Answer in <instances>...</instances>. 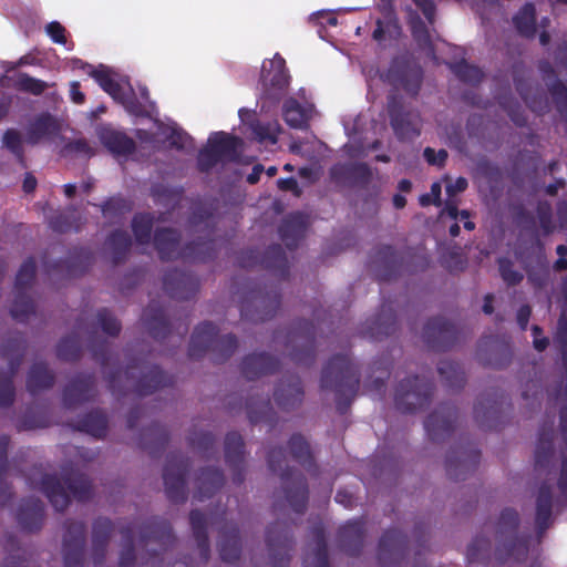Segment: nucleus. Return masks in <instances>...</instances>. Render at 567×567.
<instances>
[{"label":"nucleus","instance_id":"obj_1","mask_svg":"<svg viewBox=\"0 0 567 567\" xmlns=\"http://www.w3.org/2000/svg\"><path fill=\"white\" fill-rule=\"evenodd\" d=\"M89 74L99 83V85L109 93L114 100L118 101L132 114H141L145 104L136 102L131 85L117 74L105 66L93 69L87 66Z\"/></svg>","mask_w":567,"mask_h":567},{"label":"nucleus","instance_id":"obj_2","mask_svg":"<svg viewBox=\"0 0 567 567\" xmlns=\"http://www.w3.org/2000/svg\"><path fill=\"white\" fill-rule=\"evenodd\" d=\"M241 142L225 133H215L209 140L207 147L200 153L199 163L203 167H208L214 162L231 159L237 155Z\"/></svg>","mask_w":567,"mask_h":567},{"label":"nucleus","instance_id":"obj_3","mask_svg":"<svg viewBox=\"0 0 567 567\" xmlns=\"http://www.w3.org/2000/svg\"><path fill=\"white\" fill-rule=\"evenodd\" d=\"M261 79L270 94H272L271 90H284L289 82L284 59L279 55H275L271 60L265 61L261 68Z\"/></svg>","mask_w":567,"mask_h":567},{"label":"nucleus","instance_id":"obj_4","mask_svg":"<svg viewBox=\"0 0 567 567\" xmlns=\"http://www.w3.org/2000/svg\"><path fill=\"white\" fill-rule=\"evenodd\" d=\"M313 105L306 99L298 101L295 97H290L285 102L284 105V118L286 123L289 126L296 128L306 126L308 121L313 115Z\"/></svg>","mask_w":567,"mask_h":567},{"label":"nucleus","instance_id":"obj_5","mask_svg":"<svg viewBox=\"0 0 567 567\" xmlns=\"http://www.w3.org/2000/svg\"><path fill=\"white\" fill-rule=\"evenodd\" d=\"M55 131V123L51 117H44L38 121L29 132L25 141L29 143H38L43 137L51 135Z\"/></svg>","mask_w":567,"mask_h":567},{"label":"nucleus","instance_id":"obj_6","mask_svg":"<svg viewBox=\"0 0 567 567\" xmlns=\"http://www.w3.org/2000/svg\"><path fill=\"white\" fill-rule=\"evenodd\" d=\"M534 16H535L534 8L529 4H527L515 17V24L517 25L518 30L522 33H524L526 35H532L534 33V31H535Z\"/></svg>","mask_w":567,"mask_h":567},{"label":"nucleus","instance_id":"obj_7","mask_svg":"<svg viewBox=\"0 0 567 567\" xmlns=\"http://www.w3.org/2000/svg\"><path fill=\"white\" fill-rule=\"evenodd\" d=\"M104 143L116 153L128 152L132 147V142L124 135L115 132H110L103 135Z\"/></svg>","mask_w":567,"mask_h":567},{"label":"nucleus","instance_id":"obj_8","mask_svg":"<svg viewBox=\"0 0 567 567\" xmlns=\"http://www.w3.org/2000/svg\"><path fill=\"white\" fill-rule=\"evenodd\" d=\"M252 133L256 138L260 142H270L275 144L277 142V136L280 132V126L277 123L270 124L268 126L256 125L251 127Z\"/></svg>","mask_w":567,"mask_h":567},{"label":"nucleus","instance_id":"obj_9","mask_svg":"<svg viewBox=\"0 0 567 567\" xmlns=\"http://www.w3.org/2000/svg\"><path fill=\"white\" fill-rule=\"evenodd\" d=\"M133 229L136 238L144 241V237L150 235L151 220L146 216L137 217L134 219Z\"/></svg>","mask_w":567,"mask_h":567},{"label":"nucleus","instance_id":"obj_10","mask_svg":"<svg viewBox=\"0 0 567 567\" xmlns=\"http://www.w3.org/2000/svg\"><path fill=\"white\" fill-rule=\"evenodd\" d=\"M45 31L48 35L56 43H64V28L59 22H51L47 25Z\"/></svg>","mask_w":567,"mask_h":567},{"label":"nucleus","instance_id":"obj_11","mask_svg":"<svg viewBox=\"0 0 567 567\" xmlns=\"http://www.w3.org/2000/svg\"><path fill=\"white\" fill-rule=\"evenodd\" d=\"M34 270H35V265L32 260H28L25 261L20 270H19V274L17 276V280L20 285H24L25 282H28L34 275Z\"/></svg>","mask_w":567,"mask_h":567},{"label":"nucleus","instance_id":"obj_12","mask_svg":"<svg viewBox=\"0 0 567 567\" xmlns=\"http://www.w3.org/2000/svg\"><path fill=\"white\" fill-rule=\"evenodd\" d=\"M21 85L24 90L30 91L34 94L43 92L47 86L44 82L32 78H22Z\"/></svg>","mask_w":567,"mask_h":567},{"label":"nucleus","instance_id":"obj_13","mask_svg":"<svg viewBox=\"0 0 567 567\" xmlns=\"http://www.w3.org/2000/svg\"><path fill=\"white\" fill-rule=\"evenodd\" d=\"M4 145L14 153H19L21 145V137L16 131H8L3 136Z\"/></svg>","mask_w":567,"mask_h":567},{"label":"nucleus","instance_id":"obj_14","mask_svg":"<svg viewBox=\"0 0 567 567\" xmlns=\"http://www.w3.org/2000/svg\"><path fill=\"white\" fill-rule=\"evenodd\" d=\"M443 214H447L451 218L453 219H457L458 216H461L462 219H465L464 221V227L468 230H472L474 228V224L470 220H467L468 218V214L466 212H461L458 213L456 207L453 206V205H447L445 207V209L443 210Z\"/></svg>","mask_w":567,"mask_h":567},{"label":"nucleus","instance_id":"obj_15","mask_svg":"<svg viewBox=\"0 0 567 567\" xmlns=\"http://www.w3.org/2000/svg\"><path fill=\"white\" fill-rule=\"evenodd\" d=\"M424 156L430 164L441 165L445 161L447 154L444 150L435 152L431 148H426L424 151Z\"/></svg>","mask_w":567,"mask_h":567},{"label":"nucleus","instance_id":"obj_16","mask_svg":"<svg viewBox=\"0 0 567 567\" xmlns=\"http://www.w3.org/2000/svg\"><path fill=\"white\" fill-rule=\"evenodd\" d=\"M467 187V182L463 177L456 178L454 182H449L446 185V193L449 196H455L456 194L463 192Z\"/></svg>","mask_w":567,"mask_h":567},{"label":"nucleus","instance_id":"obj_17","mask_svg":"<svg viewBox=\"0 0 567 567\" xmlns=\"http://www.w3.org/2000/svg\"><path fill=\"white\" fill-rule=\"evenodd\" d=\"M166 239H167L171 244H175V235H174V233H172V231H169V230H167V231H163V233L158 234V235L156 236V239H155V240H156V246H157L158 250H159L163 255H165V245H164V241H165Z\"/></svg>","mask_w":567,"mask_h":567},{"label":"nucleus","instance_id":"obj_18","mask_svg":"<svg viewBox=\"0 0 567 567\" xmlns=\"http://www.w3.org/2000/svg\"><path fill=\"white\" fill-rule=\"evenodd\" d=\"M189 137L182 133L177 132L176 130L173 131L172 135V144L176 145L177 147H186L188 145Z\"/></svg>","mask_w":567,"mask_h":567},{"label":"nucleus","instance_id":"obj_19","mask_svg":"<svg viewBox=\"0 0 567 567\" xmlns=\"http://www.w3.org/2000/svg\"><path fill=\"white\" fill-rule=\"evenodd\" d=\"M533 334H534L533 342H534L535 349H537L538 351L544 350L548 344V340L545 337H540L539 329L537 327L533 328Z\"/></svg>","mask_w":567,"mask_h":567},{"label":"nucleus","instance_id":"obj_20","mask_svg":"<svg viewBox=\"0 0 567 567\" xmlns=\"http://www.w3.org/2000/svg\"><path fill=\"white\" fill-rule=\"evenodd\" d=\"M70 94L74 103L80 104L84 101V95L82 92H80L78 82H73L71 84Z\"/></svg>","mask_w":567,"mask_h":567},{"label":"nucleus","instance_id":"obj_21","mask_svg":"<svg viewBox=\"0 0 567 567\" xmlns=\"http://www.w3.org/2000/svg\"><path fill=\"white\" fill-rule=\"evenodd\" d=\"M557 254L559 256V259L557 260L556 262V268L557 269H564L567 267V260L565 259L566 255H567V247L566 246H558L557 247Z\"/></svg>","mask_w":567,"mask_h":567},{"label":"nucleus","instance_id":"obj_22","mask_svg":"<svg viewBox=\"0 0 567 567\" xmlns=\"http://www.w3.org/2000/svg\"><path fill=\"white\" fill-rule=\"evenodd\" d=\"M278 186H279V188H281L284 190H292L296 194H298L297 182L295 179H292V178L279 179L278 181Z\"/></svg>","mask_w":567,"mask_h":567},{"label":"nucleus","instance_id":"obj_23","mask_svg":"<svg viewBox=\"0 0 567 567\" xmlns=\"http://www.w3.org/2000/svg\"><path fill=\"white\" fill-rule=\"evenodd\" d=\"M501 271L503 278L511 284H514L520 279V275L507 270L506 267L503 265L501 266Z\"/></svg>","mask_w":567,"mask_h":567},{"label":"nucleus","instance_id":"obj_24","mask_svg":"<svg viewBox=\"0 0 567 567\" xmlns=\"http://www.w3.org/2000/svg\"><path fill=\"white\" fill-rule=\"evenodd\" d=\"M529 315H530V310L528 307H523L520 308V310L518 311V315H517V320L519 322V324L525 328L527 321H528V318H529Z\"/></svg>","mask_w":567,"mask_h":567},{"label":"nucleus","instance_id":"obj_25","mask_svg":"<svg viewBox=\"0 0 567 567\" xmlns=\"http://www.w3.org/2000/svg\"><path fill=\"white\" fill-rule=\"evenodd\" d=\"M431 195L433 196V203L440 205L441 184L434 183L431 187Z\"/></svg>","mask_w":567,"mask_h":567},{"label":"nucleus","instance_id":"obj_26","mask_svg":"<svg viewBox=\"0 0 567 567\" xmlns=\"http://www.w3.org/2000/svg\"><path fill=\"white\" fill-rule=\"evenodd\" d=\"M261 166H255L254 172L248 176V182L251 184L256 183L259 178V174L261 173Z\"/></svg>","mask_w":567,"mask_h":567},{"label":"nucleus","instance_id":"obj_27","mask_svg":"<svg viewBox=\"0 0 567 567\" xmlns=\"http://www.w3.org/2000/svg\"><path fill=\"white\" fill-rule=\"evenodd\" d=\"M25 192H31L35 187V179L33 177H27L23 183Z\"/></svg>","mask_w":567,"mask_h":567},{"label":"nucleus","instance_id":"obj_28","mask_svg":"<svg viewBox=\"0 0 567 567\" xmlns=\"http://www.w3.org/2000/svg\"><path fill=\"white\" fill-rule=\"evenodd\" d=\"M118 324L115 320L111 321L109 326H104V330L109 333H116L118 331Z\"/></svg>","mask_w":567,"mask_h":567},{"label":"nucleus","instance_id":"obj_29","mask_svg":"<svg viewBox=\"0 0 567 567\" xmlns=\"http://www.w3.org/2000/svg\"><path fill=\"white\" fill-rule=\"evenodd\" d=\"M420 202L424 206L429 205V204L433 203V196L431 194L422 195L420 198Z\"/></svg>","mask_w":567,"mask_h":567},{"label":"nucleus","instance_id":"obj_30","mask_svg":"<svg viewBox=\"0 0 567 567\" xmlns=\"http://www.w3.org/2000/svg\"><path fill=\"white\" fill-rule=\"evenodd\" d=\"M384 30L382 28V24L379 22L378 28L373 32V38L377 40H380L382 38Z\"/></svg>","mask_w":567,"mask_h":567},{"label":"nucleus","instance_id":"obj_31","mask_svg":"<svg viewBox=\"0 0 567 567\" xmlns=\"http://www.w3.org/2000/svg\"><path fill=\"white\" fill-rule=\"evenodd\" d=\"M393 202H394L395 207H398V208H402L405 205V199L402 196H395Z\"/></svg>","mask_w":567,"mask_h":567},{"label":"nucleus","instance_id":"obj_32","mask_svg":"<svg viewBox=\"0 0 567 567\" xmlns=\"http://www.w3.org/2000/svg\"><path fill=\"white\" fill-rule=\"evenodd\" d=\"M74 189H75L74 185H65L64 186V192H65L66 196H69V197L73 195Z\"/></svg>","mask_w":567,"mask_h":567},{"label":"nucleus","instance_id":"obj_33","mask_svg":"<svg viewBox=\"0 0 567 567\" xmlns=\"http://www.w3.org/2000/svg\"><path fill=\"white\" fill-rule=\"evenodd\" d=\"M393 126L399 135H401L402 137L405 136L402 126L396 121L393 123Z\"/></svg>","mask_w":567,"mask_h":567},{"label":"nucleus","instance_id":"obj_34","mask_svg":"<svg viewBox=\"0 0 567 567\" xmlns=\"http://www.w3.org/2000/svg\"><path fill=\"white\" fill-rule=\"evenodd\" d=\"M450 233H451V235H452V236H457V235H458V233H460V227H458V225H456V224H455V225L451 226V228H450Z\"/></svg>","mask_w":567,"mask_h":567},{"label":"nucleus","instance_id":"obj_35","mask_svg":"<svg viewBox=\"0 0 567 567\" xmlns=\"http://www.w3.org/2000/svg\"><path fill=\"white\" fill-rule=\"evenodd\" d=\"M492 311H493V308H492V306H491V303H489V299L487 298V299H486V302H485V305H484V312H486V313H492Z\"/></svg>","mask_w":567,"mask_h":567},{"label":"nucleus","instance_id":"obj_36","mask_svg":"<svg viewBox=\"0 0 567 567\" xmlns=\"http://www.w3.org/2000/svg\"><path fill=\"white\" fill-rule=\"evenodd\" d=\"M239 116H240L241 121H245V117L246 116H250V113L248 111H246V110H240L239 111Z\"/></svg>","mask_w":567,"mask_h":567},{"label":"nucleus","instance_id":"obj_37","mask_svg":"<svg viewBox=\"0 0 567 567\" xmlns=\"http://www.w3.org/2000/svg\"><path fill=\"white\" fill-rule=\"evenodd\" d=\"M400 186L402 189L408 190L410 188L411 184L408 181H403V182H401Z\"/></svg>","mask_w":567,"mask_h":567},{"label":"nucleus","instance_id":"obj_38","mask_svg":"<svg viewBox=\"0 0 567 567\" xmlns=\"http://www.w3.org/2000/svg\"><path fill=\"white\" fill-rule=\"evenodd\" d=\"M538 512H539V515L546 514L547 513V506L543 505V504H539Z\"/></svg>","mask_w":567,"mask_h":567},{"label":"nucleus","instance_id":"obj_39","mask_svg":"<svg viewBox=\"0 0 567 567\" xmlns=\"http://www.w3.org/2000/svg\"><path fill=\"white\" fill-rule=\"evenodd\" d=\"M141 96L145 102L147 101V91L145 87L141 89Z\"/></svg>","mask_w":567,"mask_h":567},{"label":"nucleus","instance_id":"obj_40","mask_svg":"<svg viewBox=\"0 0 567 567\" xmlns=\"http://www.w3.org/2000/svg\"><path fill=\"white\" fill-rule=\"evenodd\" d=\"M277 172V168L275 166H271L268 168L267 173L269 176H274Z\"/></svg>","mask_w":567,"mask_h":567},{"label":"nucleus","instance_id":"obj_41","mask_svg":"<svg viewBox=\"0 0 567 567\" xmlns=\"http://www.w3.org/2000/svg\"><path fill=\"white\" fill-rule=\"evenodd\" d=\"M547 41H548L547 34H546V33H542V34H540V42H542L543 44H546V43H547Z\"/></svg>","mask_w":567,"mask_h":567},{"label":"nucleus","instance_id":"obj_42","mask_svg":"<svg viewBox=\"0 0 567 567\" xmlns=\"http://www.w3.org/2000/svg\"><path fill=\"white\" fill-rule=\"evenodd\" d=\"M74 68H86L81 61L76 60L73 62Z\"/></svg>","mask_w":567,"mask_h":567},{"label":"nucleus","instance_id":"obj_43","mask_svg":"<svg viewBox=\"0 0 567 567\" xmlns=\"http://www.w3.org/2000/svg\"><path fill=\"white\" fill-rule=\"evenodd\" d=\"M328 22L331 25H336L337 24V19L334 17H329Z\"/></svg>","mask_w":567,"mask_h":567},{"label":"nucleus","instance_id":"obj_44","mask_svg":"<svg viewBox=\"0 0 567 567\" xmlns=\"http://www.w3.org/2000/svg\"><path fill=\"white\" fill-rule=\"evenodd\" d=\"M49 497H50L51 502H52L54 505H56V506H58V499H56L55 495H53V494H49Z\"/></svg>","mask_w":567,"mask_h":567},{"label":"nucleus","instance_id":"obj_45","mask_svg":"<svg viewBox=\"0 0 567 567\" xmlns=\"http://www.w3.org/2000/svg\"><path fill=\"white\" fill-rule=\"evenodd\" d=\"M341 497H342V494H341V493H338V494H337V496H336L337 502H339V503H343V501H342V498H341Z\"/></svg>","mask_w":567,"mask_h":567},{"label":"nucleus","instance_id":"obj_46","mask_svg":"<svg viewBox=\"0 0 567 567\" xmlns=\"http://www.w3.org/2000/svg\"><path fill=\"white\" fill-rule=\"evenodd\" d=\"M291 148H292L293 152H299L300 147L298 145H292Z\"/></svg>","mask_w":567,"mask_h":567},{"label":"nucleus","instance_id":"obj_47","mask_svg":"<svg viewBox=\"0 0 567 567\" xmlns=\"http://www.w3.org/2000/svg\"><path fill=\"white\" fill-rule=\"evenodd\" d=\"M419 6H423L424 0H415Z\"/></svg>","mask_w":567,"mask_h":567},{"label":"nucleus","instance_id":"obj_48","mask_svg":"<svg viewBox=\"0 0 567 567\" xmlns=\"http://www.w3.org/2000/svg\"><path fill=\"white\" fill-rule=\"evenodd\" d=\"M413 32H414V34H415L416 37H419V35H417V34H419V30H417L416 28H414Z\"/></svg>","mask_w":567,"mask_h":567}]
</instances>
